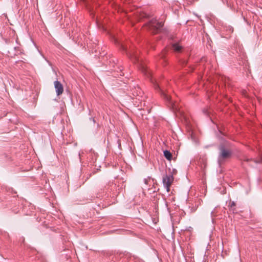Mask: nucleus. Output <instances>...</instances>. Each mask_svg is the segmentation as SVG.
Here are the masks:
<instances>
[{
	"mask_svg": "<svg viewBox=\"0 0 262 262\" xmlns=\"http://www.w3.org/2000/svg\"><path fill=\"white\" fill-rule=\"evenodd\" d=\"M173 181V177L171 174L165 175L163 178V183L164 187L166 188L167 192H169L170 187Z\"/></svg>",
	"mask_w": 262,
	"mask_h": 262,
	"instance_id": "7ed1b4c3",
	"label": "nucleus"
},
{
	"mask_svg": "<svg viewBox=\"0 0 262 262\" xmlns=\"http://www.w3.org/2000/svg\"><path fill=\"white\" fill-rule=\"evenodd\" d=\"M255 162L256 163H260V162H262V158H261L258 161H255Z\"/></svg>",
	"mask_w": 262,
	"mask_h": 262,
	"instance_id": "9b49d317",
	"label": "nucleus"
},
{
	"mask_svg": "<svg viewBox=\"0 0 262 262\" xmlns=\"http://www.w3.org/2000/svg\"><path fill=\"white\" fill-rule=\"evenodd\" d=\"M54 84L57 95L59 96L61 95L63 92L62 84L59 81H55Z\"/></svg>",
	"mask_w": 262,
	"mask_h": 262,
	"instance_id": "39448f33",
	"label": "nucleus"
},
{
	"mask_svg": "<svg viewBox=\"0 0 262 262\" xmlns=\"http://www.w3.org/2000/svg\"><path fill=\"white\" fill-rule=\"evenodd\" d=\"M165 52V51H163L162 52V53H161V58H163V57H164Z\"/></svg>",
	"mask_w": 262,
	"mask_h": 262,
	"instance_id": "9d476101",
	"label": "nucleus"
},
{
	"mask_svg": "<svg viewBox=\"0 0 262 262\" xmlns=\"http://www.w3.org/2000/svg\"><path fill=\"white\" fill-rule=\"evenodd\" d=\"M172 49L175 51L179 52L181 51L182 47L178 43H174L172 46Z\"/></svg>",
	"mask_w": 262,
	"mask_h": 262,
	"instance_id": "423d86ee",
	"label": "nucleus"
},
{
	"mask_svg": "<svg viewBox=\"0 0 262 262\" xmlns=\"http://www.w3.org/2000/svg\"><path fill=\"white\" fill-rule=\"evenodd\" d=\"M164 156L168 160H171L172 158V155L170 151L168 150H165L164 151Z\"/></svg>",
	"mask_w": 262,
	"mask_h": 262,
	"instance_id": "0eeeda50",
	"label": "nucleus"
},
{
	"mask_svg": "<svg viewBox=\"0 0 262 262\" xmlns=\"http://www.w3.org/2000/svg\"><path fill=\"white\" fill-rule=\"evenodd\" d=\"M122 49L123 50H125V48L124 47H123V46H122Z\"/></svg>",
	"mask_w": 262,
	"mask_h": 262,
	"instance_id": "f8f14e48",
	"label": "nucleus"
},
{
	"mask_svg": "<svg viewBox=\"0 0 262 262\" xmlns=\"http://www.w3.org/2000/svg\"><path fill=\"white\" fill-rule=\"evenodd\" d=\"M155 89H159L160 91L161 92V94L163 95L164 98L169 102V104L171 105V107L173 109H177L175 103L171 100V98L170 96H169L167 94H165L162 90L160 89L159 86L158 84H154Z\"/></svg>",
	"mask_w": 262,
	"mask_h": 262,
	"instance_id": "20e7f679",
	"label": "nucleus"
},
{
	"mask_svg": "<svg viewBox=\"0 0 262 262\" xmlns=\"http://www.w3.org/2000/svg\"><path fill=\"white\" fill-rule=\"evenodd\" d=\"M163 26L162 21H158L156 19H151L147 25L148 29L152 33H157Z\"/></svg>",
	"mask_w": 262,
	"mask_h": 262,
	"instance_id": "f257e3e1",
	"label": "nucleus"
},
{
	"mask_svg": "<svg viewBox=\"0 0 262 262\" xmlns=\"http://www.w3.org/2000/svg\"><path fill=\"white\" fill-rule=\"evenodd\" d=\"M229 207H230V210L231 211H232L233 212H234V211L235 210V202H233V201H230V203H229Z\"/></svg>",
	"mask_w": 262,
	"mask_h": 262,
	"instance_id": "6e6552de",
	"label": "nucleus"
},
{
	"mask_svg": "<svg viewBox=\"0 0 262 262\" xmlns=\"http://www.w3.org/2000/svg\"><path fill=\"white\" fill-rule=\"evenodd\" d=\"M128 56L130 58L133 59V60L134 59L135 60H137V55L133 52L130 53Z\"/></svg>",
	"mask_w": 262,
	"mask_h": 262,
	"instance_id": "1a4fd4ad",
	"label": "nucleus"
},
{
	"mask_svg": "<svg viewBox=\"0 0 262 262\" xmlns=\"http://www.w3.org/2000/svg\"><path fill=\"white\" fill-rule=\"evenodd\" d=\"M220 153L219 157V163L222 162L224 160L228 159L230 157L231 151L226 148L224 146L222 145L220 147Z\"/></svg>",
	"mask_w": 262,
	"mask_h": 262,
	"instance_id": "f03ea898",
	"label": "nucleus"
}]
</instances>
